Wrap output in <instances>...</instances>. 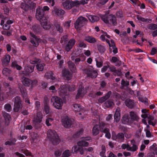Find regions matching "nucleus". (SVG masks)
I'll return each mask as SVG.
<instances>
[{"label":"nucleus","mask_w":157,"mask_h":157,"mask_svg":"<svg viewBox=\"0 0 157 157\" xmlns=\"http://www.w3.org/2000/svg\"><path fill=\"white\" fill-rule=\"evenodd\" d=\"M36 18L39 21L41 26L46 29H49L51 25L48 22V20L44 17V12L42 7L39 6L36 10Z\"/></svg>","instance_id":"f257e3e1"},{"label":"nucleus","mask_w":157,"mask_h":157,"mask_svg":"<svg viewBox=\"0 0 157 157\" xmlns=\"http://www.w3.org/2000/svg\"><path fill=\"white\" fill-rule=\"evenodd\" d=\"M47 134L48 137L53 145H56L60 142V140L55 131L49 130Z\"/></svg>","instance_id":"f03ea898"},{"label":"nucleus","mask_w":157,"mask_h":157,"mask_svg":"<svg viewBox=\"0 0 157 157\" xmlns=\"http://www.w3.org/2000/svg\"><path fill=\"white\" fill-rule=\"evenodd\" d=\"M108 13H106L104 15H101L100 16L102 20L106 24H109V21L112 23L113 25H116L117 24V19L114 15L112 14L108 15Z\"/></svg>","instance_id":"7ed1b4c3"},{"label":"nucleus","mask_w":157,"mask_h":157,"mask_svg":"<svg viewBox=\"0 0 157 157\" xmlns=\"http://www.w3.org/2000/svg\"><path fill=\"white\" fill-rule=\"evenodd\" d=\"M62 5L65 9L70 10L73 7L79 6V1H72V0H62Z\"/></svg>","instance_id":"20e7f679"},{"label":"nucleus","mask_w":157,"mask_h":157,"mask_svg":"<svg viewBox=\"0 0 157 157\" xmlns=\"http://www.w3.org/2000/svg\"><path fill=\"white\" fill-rule=\"evenodd\" d=\"M52 102H53V105L57 109H61L63 104L62 99L57 96L53 97L51 99Z\"/></svg>","instance_id":"39448f33"},{"label":"nucleus","mask_w":157,"mask_h":157,"mask_svg":"<svg viewBox=\"0 0 157 157\" xmlns=\"http://www.w3.org/2000/svg\"><path fill=\"white\" fill-rule=\"evenodd\" d=\"M87 21V20L84 17L82 16L79 17L74 24L75 28L80 29L86 24Z\"/></svg>","instance_id":"423d86ee"},{"label":"nucleus","mask_w":157,"mask_h":157,"mask_svg":"<svg viewBox=\"0 0 157 157\" xmlns=\"http://www.w3.org/2000/svg\"><path fill=\"white\" fill-rule=\"evenodd\" d=\"M84 73L87 75V76L91 78H96L98 76L97 71H94L90 68H86L82 69Z\"/></svg>","instance_id":"0eeeda50"},{"label":"nucleus","mask_w":157,"mask_h":157,"mask_svg":"<svg viewBox=\"0 0 157 157\" xmlns=\"http://www.w3.org/2000/svg\"><path fill=\"white\" fill-rule=\"evenodd\" d=\"M22 107L20 98L18 96L16 97L14 99V111L15 112H18Z\"/></svg>","instance_id":"6e6552de"},{"label":"nucleus","mask_w":157,"mask_h":157,"mask_svg":"<svg viewBox=\"0 0 157 157\" xmlns=\"http://www.w3.org/2000/svg\"><path fill=\"white\" fill-rule=\"evenodd\" d=\"M62 121L63 125L65 128H70L74 122L73 119L69 118L68 117L63 118Z\"/></svg>","instance_id":"1a4fd4ad"},{"label":"nucleus","mask_w":157,"mask_h":157,"mask_svg":"<svg viewBox=\"0 0 157 157\" xmlns=\"http://www.w3.org/2000/svg\"><path fill=\"white\" fill-rule=\"evenodd\" d=\"M30 35L32 37L35 39V40L34 39H31L30 41V42L33 44L34 46L36 47L38 46L39 43L43 42V40L37 37V36L32 33L30 32Z\"/></svg>","instance_id":"9d476101"},{"label":"nucleus","mask_w":157,"mask_h":157,"mask_svg":"<svg viewBox=\"0 0 157 157\" xmlns=\"http://www.w3.org/2000/svg\"><path fill=\"white\" fill-rule=\"evenodd\" d=\"M75 41L74 39H70L66 45L65 48L67 52H69L75 44Z\"/></svg>","instance_id":"9b49d317"},{"label":"nucleus","mask_w":157,"mask_h":157,"mask_svg":"<svg viewBox=\"0 0 157 157\" xmlns=\"http://www.w3.org/2000/svg\"><path fill=\"white\" fill-rule=\"evenodd\" d=\"M67 86L66 85H63L62 86V89L60 90L59 93L60 96L64 99L66 98L67 96H68V93L67 92V90L66 89L67 88ZM62 88V87H61Z\"/></svg>","instance_id":"f8f14e48"},{"label":"nucleus","mask_w":157,"mask_h":157,"mask_svg":"<svg viewBox=\"0 0 157 157\" xmlns=\"http://www.w3.org/2000/svg\"><path fill=\"white\" fill-rule=\"evenodd\" d=\"M49 101L47 97L44 98V111L46 114H48L50 112V108L48 104Z\"/></svg>","instance_id":"ddd939ff"},{"label":"nucleus","mask_w":157,"mask_h":157,"mask_svg":"<svg viewBox=\"0 0 157 157\" xmlns=\"http://www.w3.org/2000/svg\"><path fill=\"white\" fill-rule=\"evenodd\" d=\"M62 73L63 76L65 77L67 80H69L71 78L72 75L68 69L65 68L63 71Z\"/></svg>","instance_id":"4468645a"},{"label":"nucleus","mask_w":157,"mask_h":157,"mask_svg":"<svg viewBox=\"0 0 157 157\" xmlns=\"http://www.w3.org/2000/svg\"><path fill=\"white\" fill-rule=\"evenodd\" d=\"M126 106L132 109L135 106V103L134 101L130 99H127L125 101Z\"/></svg>","instance_id":"2eb2a0df"},{"label":"nucleus","mask_w":157,"mask_h":157,"mask_svg":"<svg viewBox=\"0 0 157 157\" xmlns=\"http://www.w3.org/2000/svg\"><path fill=\"white\" fill-rule=\"evenodd\" d=\"M112 92L109 91L105 94V95L100 98L98 100V102L100 103H102L105 101V100L108 99L111 94Z\"/></svg>","instance_id":"dca6fc26"},{"label":"nucleus","mask_w":157,"mask_h":157,"mask_svg":"<svg viewBox=\"0 0 157 157\" xmlns=\"http://www.w3.org/2000/svg\"><path fill=\"white\" fill-rule=\"evenodd\" d=\"M2 115L5 120L6 124L8 125L11 119L10 116L5 112H2Z\"/></svg>","instance_id":"f3484780"},{"label":"nucleus","mask_w":157,"mask_h":157,"mask_svg":"<svg viewBox=\"0 0 157 157\" xmlns=\"http://www.w3.org/2000/svg\"><path fill=\"white\" fill-rule=\"evenodd\" d=\"M34 66V65H28L25 67V70L26 74L29 75V74L32 72L33 71Z\"/></svg>","instance_id":"a211bd4d"},{"label":"nucleus","mask_w":157,"mask_h":157,"mask_svg":"<svg viewBox=\"0 0 157 157\" xmlns=\"http://www.w3.org/2000/svg\"><path fill=\"white\" fill-rule=\"evenodd\" d=\"M42 114L40 113H38L37 114V117L34 118L33 122L36 123H40L42 121Z\"/></svg>","instance_id":"6ab92c4d"},{"label":"nucleus","mask_w":157,"mask_h":157,"mask_svg":"<svg viewBox=\"0 0 157 157\" xmlns=\"http://www.w3.org/2000/svg\"><path fill=\"white\" fill-rule=\"evenodd\" d=\"M10 55H6L4 59L2 61V64L4 66H6L10 62Z\"/></svg>","instance_id":"aec40b11"},{"label":"nucleus","mask_w":157,"mask_h":157,"mask_svg":"<svg viewBox=\"0 0 157 157\" xmlns=\"http://www.w3.org/2000/svg\"><path fill=\"white\" fill-rule=\"evenodd\" d=\"M84 90V87L82 85H80L78 87V93L76 96V99H77L80 97L82 96Z\"/></svg>","instance_id":"412c9836"},{"label":"nucleus","mask_w":157,"mask_h":157,"mask_svg":"<svg viewBox=\"0 0 157 157\" xmlns=\"http://www.w3.org/2000/svg\"><path fill=\"white\" fill-rule=\"evenodd\" d=\"M84 40L90 43H95L97 40L96 39L92 36H87L85 37Z\"/></svg>","instance_id":"4be33fe9"},{"label":"nucleus","mask_w":157,"mask_h":157,"mask_svg":"<svg viewBox=\"0 0 157 157\" xmlns=\"http://www.w3.org/2000/svg\"><path fill=\"white\" fill-rule=\"evenodd\" d=\"M130 121L131 123L133 121H137L138 119V117L136 114L133 111L130 112Z\"/></svg>","instance_id":"5701e85b"},{"label":"nucleus","mask_w":157,"mask_h":157,"mask_svg":"<svg viewBox=\"0 0 157 157\" xmlns=\"http://www.w3.org/2000/svg\"><path fill=\"white\" fill-rule=\"evenodd\" d=\"M119 111L117 109L114 116V120L116 122H118L120 119L121 114Z\"/></svg>","instance_id":"b1692460"},{"label":"nucleus","mask_w":157,"mask_h":157,"mask_svg":"<svg viewBox=\"0 0 157 157\" xmlns=\"http://www.w3.org/2000/svg\"><path fill=\"white\" fill-rule=\"evenodd\" d=\"M122 122L124 124H129L131 121L129 120L128 114H125L122 117Z\"/></svg>","instance_id":"393cba45"},{"label":"nucleus","mask_w":157,"mask_h":157,"mask_svg":"<svg viewBox=\"0 0 157 157\" xmlns=\"http://www.w3.org/2000/svg\"><path fill=\"white\" fill-rule=\"evenodd\" d=\"M99 132V126L98 124H96L93 127L92 133L94 136H96Z\"/></svg>","instance_id":"a878e982"},{"label":"nucleus","mask_w":157,"mask_h":157,"mask_svg":"<svg viewBox=\"0 0 157 157\" xmlns=\"http://www.w3.org/2000/svg\"><path fill=\"white\" fill-rule=\"evenodd\" d=\"M69 68L72 71L75 72L76 70V67L74 63L71 61L67 62Z\"/></svg>","instance_id":"bb28decb"},{"label":"nucleus","mask_w":157,"mask_h":157,"mask_svg":"<svg viewBox=\"0 0 157 157\" xmlns=\"http://www.w3.org/2000/svg\"><path fill=\"white\" fill-rule=\"evenodd\" d=\"M88 17L89 20L92 22H94L97 21L99 20V18L96 16L88 15Z\"/></svg>","instance_id":"cd10ccee"},{"label":"nucleus","mask_w":157,"mask_h":157,"mask_svg":"<svg viewBox=\"0 0 157 157\" xmlns=\"http://www.w3.org/2000/svg\"><path fill=\"white\" fill-rule=\"evenodd\" d=\"M31 81L29 79L25 78L22 81L23 84L24 86H29Z\"/></svg>","instance_id":"c85d7f7f"},{"label":"nucleus","mask_w":157,"mask_h":157,"mask_svg":"<svg viewBox=\"0 0 157 157\" xmlns=\"http://www.w3.org/2000/svg\"><path fill=\"white\" fill-rule=\"evenodd\" d=\"M137 18L138 20L145 22L150 23L152 21V20L151 19H145V18L141 17L139 15H137Z\"/></svg>","instance_id":"c756f323"},{"label":"nucleus","mask_w":157,"mask_h":157,"mask_svg":"<svg viewBox=\"0 0 157 157\" xmlns=\"http://www.w3.org/2000/svg\"><path fill=\"white\" fill-rule=\"evenodd\" d=\"M26 2L27 3V5L29 6V8L33 9L35 7L36 4L33 2L29 0H26Z\"/></svg>","instance_id":"7c9ffc66"},{"label":"nucleus","mask_w":157,"mask_h":157,"mask_svg":"<svg viewBox=\"0 0 157 157\" xmlns=\"http://www.w3.org/2000/svg\"><path fill=\"white\" fill-rule=\"evenodd\" d=\"M54 25L57 30L59 33H62L63 32V29L62 27L57 22L55 21L54 23Z\"/></svg>","instance_id":"2f4dec72"},{"label":"nucleus","mask_w":157,"mask_h":157,"mask_svg":"<svg viewBox=\"0 0 157 157\" xmlns=\"http://www.w3.org/2000/svg\"><path fill=\"white\" fill-rule=\"evenodd\" d=\"M54 12L58 16H61L63 15L65 13L64 11L62 9L59 10L56 9L54 10Z\"/></svg>","instance_id":"473e14b6"},{"label":"nucleus","mask_w":157,"mask_h":157,"mask_svg":"<svg viewBox=\"0 0 157 157\" xmlns=\"http://www.w3.org/2000/svg\"><path fill=\"white\" fill-rule=\"evenodd\" d=\"M20 7L21 9H22L25 11H27L29 10V6L27 5V3L26 2H25L24 3H21V5Z\"/></svg>","instance_id":"72a5a7b5"},{"label":"nucleus","mask_w":157,"mask_h":157,"mask_svg":"<svg viewBox=\"0 0 157 157\" xmlns=\"http://www.w3.org/2000/svg\"><path fill=\"white\" fill-rule=\"evenodd\" d=\"M95 61L96 62V65L98 67H101L103 65V62L100 58L98 59H95Z\"/></svg>","instance_id":"f704fd0d"},{"label":"nucleus","mask_w":157,"mask_h":157,"mask_svg":"<svg viewBox=\"0 0 157 157\" xmlns=\"http://www.w3.org/2000/svg\"><path fill=\"white\" fill-rule=\"evenodd\" d=\"M77 144L78 146L87 147L89 145L88 142L83 140L78 142Z\"/></svg>","instance_id":"c9c22d12"},{"label":"nucleus","mask_w":157,"mask_h":157,"mask_svg":"<svg viewBox=\"0 0 157 157\" xmlns=\"http://www.w3.org/2000/svg\"><path fill=\"white\" fill-rule=\"evenodd\" d=\"M11 66L13 67L16 68L17 70H20L22 69L21 67L18 65L17 62L16 61H14L12 63Z\"/></svg>","instance_id":"e433bc0d"},{"label":"nucleus","mask_w":157,"mask_h":157,"mask_svg":"<svg viewBox=\"0 0 157 157\" xmlns=\"http://www.w3.org/2000/svg\"><path fill=\"white\" fill-rule=\"evenodd\" d=\"M147 28L150 30H156L157 29V25L154 24H149L147 26Z\"/></svg>","instance_id":"4c0bfd02"},{"label":"nucleus","mask_w":157,"mask_h":157,"mask_svg":"<svg viewBox=\"0 0 157 157\" xmlns=\"http://www.w3.org/2000/svg\"><path fill=\"white\" fill-rule=\"evenodd\" d=\"M19 88L20 89V92L23 95H25L26 94V90L24 86H19Z\"/></svg>","instance_id":"58836bf2"},{"label":"nucleus","mask_w":157,"mask_h":157,"mask_svg":"<svg viewBox=\"0 0 157 157\" xmlns=\"http://www.w3.org/2000/svg\"><path fill=\"white\" fill-rule=\"evenodd\" d=\"M116 139L122 141L124 139V134L122 132L119 133L116 136Z\"/></svg>","instance_id":"ea45409f"},{"label":"nucleus","mask_w":157,"mask_h":157,"mask_svg":"<svg viewBox=\"0 0 157 157\" xmlns=\"http://www.w3.org/2000/svg\"><path fill=\"white\" fill-rule=\"evenodd\" d=\"M97 48L99 52L101 54L104 53L105 51V49L104 46L101 44H98Z\"/></svg>","instance_id":"a19ab883"},{"label":"nucleus","mask_w":157,"mask_h":157,"mask_svg":"<svg viewBox=\"0 0 157 157\" xmlns=\"http://www.w3.org/2000/svg\"><path fill=\"white\" fill-rule=\"evenodd\" d=\"M83 131V128L80 129L78 131L73 135V137L77 138L79 137L82 134Z\"/></svg>","instance_id":"79ce46f5"},{"label":"nucleus","mask_w":157,"mask_h":157,"mask_svg":"<svg viewBox=\"0 0 157 157\" xmlns=\"http://www.w3.org/2000/svg\"><path fill=\"white\" fill-rule=\"evenodd\" d=\"M68 36L67 35H64L61 38L60 42L61 43H64V44H65L66 42L68 40Z\"/></svg>","instance_id":"37998d69"},{"label":"nucleus","mask_w":157,"mask_h":157,"mask_svg":"<svg viewBox=\"0 0 157 157\" xmlns=\"http://www.w3.org/2000/svg\"><path fill=\"white\" fill-rule=\"evenodd\" d=\"M73 106L74 108L73 110L75 111H80L81 108L80 105L77 104H74L73 105Z\"/></svg>","instance_id":"c03bdc74"},{"label":"nucleus","mask_w":157,"mask_h":157,"mask_svg":"<svg viewBox=\"0 0 157 157\" xmlns=\"http://www.w3.org/2000/svg\"><path fill=\"white\" fill-rule=\"evenodd\" d=\"M32 28L33 31L36 33L39 32L40 31V26L38 25H34Z\"/></svg>","instance_id":"a18cd8bd"},{"label":"nucleus","mask_w":157,"mask_h":157,"mask_svg":"<svg viewBox=\"0 0 157 157\" xmlns=\"http://www.w3.org/2000/svg\"><path fill=\"white\" fill-rule=\"evenodd\" d=\"M105 104L107 107H110L114 105V103L112 100H107L105 103Z\"/></svg>","instance_id":"49530a36"},{"label":"nucleus","mask_w":157,"mask_h":157,"mask_svg":"<svg viewBox=\"0 0 157 157\" xmlns=\"http://www.w3.org/2000/svg\"><path fill=\"white\" fill-rule=\"evenodd\" d=\"M6 88L7 90H9V91L7 92V94L8 95H10L15 93V91L14 89H12L11 87H9L8 88Z\"/></svg>","instance_id":"de8ad7c7"},{"label":"nucleus","mask_w":157,"mask_h":157,"mask_svg":"<svg viewBox=\"0 0 157 157\" xmlns=\"http://www.w3.org/2000/svg\"><path fill=\"white\" fill-rule=\"evenodd\" d=\"M10 70L8 68H4L2 71V72L3 75H8L10 73Z\"/></svg>","instance_id":"09e8293b"},{"label":"nucleus","mask_w":157,"mask_h":157,"mask_svg":"<svg viewBox=\"0 0 157 157\" xmlns=\"http://www.w3.org/2000/svg\"><path fill=\"white\" fill-rule=\"evenodd\" d=\"M37 69L39 71H42L44 70V66L41 63H39L36 65Z\"/></svg>","instance_id":"8fccbe9b"},{"label":"nucleus","mask_w":157,"mask_h":157,"mask_svg":"<svg viewBox=\"0 0 157 157\" xmlns=\"http://www.w3.org/2000/svg\"><path fill=\"white\" fill-rule=\"evenodd\" d=\"M4 109L8 112H10L12 109L10 105L9 104H7L4 106Z\"/></svg>","instance_id":"3c124183"},{"label":"nucleus","mask_w":157,"mask_h":157,"mask_svg":"<svg viewBox=\"0 0 157 157\" xmlns=\"http://www.w3.org/2000/svg\"><path fill=\"white\" fill-rule=\"evenodd\" d=\"M67 88H68V89L70 91H73L75 90V86L74 85L69 86L67 85Z\"/></svg>","instance_id":"603ef678"},{"label":"nucleus","mask_w":157,"mask_h":157,"mask_svg":"<svg viewBox=\"0 0 157 157\" xmlns=\"http://www.w3.org/2000/svg\"><path fill=\"white\" fill-rule=\"evenodd\" d=\"M21 151L27 156H31L32 155L31 153L29 152V151L27 150L22 149Z\"/></svg>","instance_id":"864d4df0"},{"label":"nucleus","mask_w":157,"mask_h":157,"mask_svg":"<svg viewBox=\"0 0 157 157\" xmlns=\"http://www.w3.org/2000/svg\"><path fill=\"white\" fill-rule=\"evenodd\" d=\"M139 100L141 101L142 102H144L145 103V104L148 105L149 104L148 102L147 101L148 99L147 98H145V100H144L143 98H139Z\"/></svg>","instance_id":"5fc2aeb1"},{"label":"nucleus","mask_w":157,"mask_h":157,"mask_svg":"<svg viewBox=\"0 0 157 157\" xmlns=\"http://www.w3.org/2000/svg\"><path fill=\"white\" fill-rule=\"evenodd\" d=\"M121 70L120 69H119L117 70H116L115 72L113 73L114 75H117L118 76H121Z\"/></svg>","instance_id":"6e6d98bb"},{"label":"nucleus","mask_w":157,"mask_h":157,"mask_svg":"<svg viewBox=\"0 0 157 157\" xmlns=\"http://www.w3.org/2000/svg\"><path fill=\"white\" fill-rule=\"evenodd\" d=\"M121 85L123 86H127L129 85V82L128 81L125 82L124 79H122L121 80Z\"/></svg>","instance_id":"4d7b16f0"},{"label":"nucleus","mask_w":157,"mask_h":157,"mask_svg":"<svg viewBox=\"0 0 157 157\" xmlns=\"http://www.w3.org/2000/svg\"><path fill=\"white\" fill-rule=\"evenodd\" d=\"M79 147H77V146H74L72 148V152L73 153H76Z\"/></svg>","instance_id":"13d9d810"},{"label":"nucleus","mask_w":157,"mask_h":157,"mask_svg":"<svg viewBox=\"0 0 157 157\" xmlns=\"http://www.w3.org/2000/svg\"><path fill=\"white\" fill-rule=\"evenodd\" d=\"M70 155L69 150H67L63 152V157H68Z\"/></svg>","instance_id":"bf43d9fd"},{"label":"nucleus","mask_w":157,"mask_h":157,"mask_svg":"<svg viewBox=\"0 0 157 157\" xmlns=\"http://www.w3.org/2000/svg\"><path fill=\"white\" fill-rule=\"evenodd\" d=\"M31 87L33 88V86H36V85L38 82V81L36 80H33L31 81Z\"/></svg>","instance_id":"052dcab7"},{"label":"nucleus","mask_w":157,"mask_h":157,"mask_svg":"<svg viewBox=\"0 0 157 157\" xmlns=\"http://www.w3.org/2000/svg\"><path fill=\"white\" fill-rule=\"evenodd\" d=\"M141 128L139 129V130L137 131L135 134V136L137 138H139L140 136L141 135Z\"/></svg>","instance_id":"680f3d73"},{"label":"nucleus","mask_w":157,"mask_h":157,"mask_svg":"<svg viewBox=\"0 0 157 157\" xmlns=\"http://www.w3.org/2000/svg\"><path fill=\"white\" fill-rule=\"evenodd\" d=\"M116 16L117 17L121 18L123 17L122 12L118 11L116 13Z\"/></svg>","instance_id":"e2e57ef3"},{"label":"nucleus","mask_w":157,"mask_h":157,"mask_svg":"<svg viewBox=\"0 0 157 157\" xmlns=\"http://www.w3.org/2000/svg\"><path fill=\"white\" fill-rule=\"evenodd\" d=\"M145 131L146 132V136L147 137H151V135L150 131L147 129H145Z\"/></svg>","instance_id":"0e129e2a"},{"label":"nucleus","mask_w":157,"mask_h":157,"mask_svg":"<svg viewBox=\"0 0 157 157\" xmlns=\"http://www.w3.org/2000/svg\"><path fill=\"white\" fill-rule=\"evenodd\" d=\"M152 121V120H149L148 121V123L149 124L152 125L153 126H154L156 123V120H155L153 122Z\"/></svg>","instance_id":"69168bd1"},{"label":"nucleus","mask_w":157,"mask_h":157,"mask_svg":"<svg viewBox=\"0 0 157 157\" xmlns=\"http://www.w3.org/2000/svg\"><path fill=\"white\" fill-rule=\"evenodd\" d=\"M10 26L9 25L5 24L3 26V29L4 30H8L10 29Z\"/></svg>","instance_id":"338daca9"},{"label":"nucleus","mask_w":157,"mask_h":157,"mask_svg":"<svg viewBox=\"0 0 157 157\" xmlns=\"http://www.w3.org/2000/svg\"><path fill=\"white\" fill-rule=\"evenodd\" d=\"M132 147V151H135L137 149V146L135 144H133Z\"/></svg>","instance_id":"774afa93"}]
</instances>
